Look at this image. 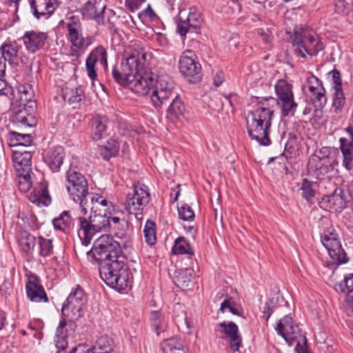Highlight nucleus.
<instances>
[{"mask_svg":"<svg viewBox=\"0 0 353 353\" xmlns=\"http://www.w3.org/2000/svg\"><path fill=\"white\" fill-rule=\"evenodd\" d=\"M150 59L151 54L144 48L134 45L125 50L120 66L114 67L112 74L117 83L139 96H146L152 89L151 101L157 108L172 97L174 83L169 76L157 75L147 69Z\"/></svg>","mask_w":353,"mask_h":353,"instance_id":"nucleus-1","label":"nucleus"},{"mask_svg":"<svg viewBox=\"0 0 353 353\" xmlns=\"http://www.w3.org/2000/svg\"><path fill=\"white\" fill-rule=\"evenodd\" d=\"M121 246L109 235H101L94 242L88 254H92L99 265L101 279L109 286L120 292L128 285Z\"/></svg>","mask_w":353,"mask_h":353,"instance_id":"nucleus-2","label":"nucleus"},{"mask_svg":"<svg viewBox=\"0 0 353 353\" xmlns=\"http://www.w3.org/2000/svg\"><path fill=\"white\" fill-rule=\"evenodd\" d=\"M269 100L261 102L246 118L250 137L262 145H268L271 143L269 135L274 111L268 107L267 101Z\"/></svg>","mask_w":353,"mask_h":353,"instance_id":"nucleus-3","label":"nucleus"},{"mask_svg":"<svg viewBox=\"0 0 353 353\" xmlns=\"http://www.w3.org/2000/svg\"><path fill=\"white\" fill-rule=\"evenodd\" d=\"M19 92L21 94L20 101H26L28 104H20L17 110L14 111L12 121L21 130L32 128L37 125V119L34 114L35 102L32 100L34 96V91L32 85L25 84L19 87Z\"/></svg>","mask_w":353,"mask_h":353,"instance_id":"nucleus-4","label":"nucleus"},{"mask_svg":"<svg viewBox=\"0 0 353 353\" xmlns=\"http://www.w3.org/2000/svg\"><path fill=\"white\" fill-rule=\"evenodd\" d=\"M66 189L70 197L80 204L81 212L85 214L87 212L84 205L89 194L88 182L84 175L76 168H70L66 172Z\"/></svg>","mask_w":353,"mask_h":353,"instance_id":"nucleus-5","label":"nucleus"},{"mask_svg":"<svg viewBox=\"0 0 353 353\" xmlns=\"http://www.w3.org/2000/svg\"><path fill=\"white\" fill-rule=\"evenodd\" d=\"M110 216L90 213L88 219L85 217H79L80 231L79 236L84 245H88L93 236L97 233L106 231L111 226Z\"/></svg>","mask_w":353,"mask_h":353,"instance_id":"nucleus-6","label":"nucleus"},{"mask_svg":"<svg viewBox=\"0 0 353 353\" xmlns=\"http://www.w3.org/2000/svg\"><path fill=\"white\" fill-rule=\"evenodd\" d=\"M65 23L68 30L67 39L72 45L71 56L79 57V51L88 48L91 44V39L89 37L83 36L82 25L79 16H68Z\"/></svg>","mask_w":353,"mask_h":353,"instance_id":"nucleus-7","label":"nucleus"},{"mask_svg":"<svg viewBox=\"0 0 353 353\" xmlns=\"http://www.w3.org/2000/svg\"><path fill=\"white\" fill-rule=\"evenodd\" d=\"M321 242L327 250L332 262L336 265L347 261L346 253L342 248L339 234L334 228H329L321 235Z\"/></svg>","mask_w":353,"mask_h":353,"instance_id":"nucleus-8","label":"nucleus"},{"mask_svg":"<svg viewBox=\"0 0 353 353\" xmlns=\"http://www.w3.org/2000/svg\"><path fill=\"white\" fill-rule=\"evenodd\" d=\"M87 303V296L84 290L77 286L68 295L64 302L61 312L63 316L72 319H78L81 316L83 306Z\"/></svg>","mask_w":353,"mask_h":353,"instance_id":"nucleus-9","label":"nucleus"},{"mask_svg":"<svg viewBox=\"0 0 353 353\" xmlns=\"http://www.w3.org/2000/svg\"><path fill=\"white\" fill-rule=\"evenodd\" d=\"M179 68L190 82L195 83L201 79V65L194 52L190 50L184 51L180 57Z\"/></svg>","mask_w":353,"mask_h":353,"instance_id":"nucleus-10","label":"nucleus"},{"mask_svg":"<svg viewBox=\"0 0 353 353\" xmlns=\"http://www.w3.org/2000/svg\"><path fill=\"white\" fill-rule=\"evenodd\" d=\"M148 188L143 184H134L132 193H128L125 209L130 214H138L150 201Z\"/></svg>","mask_w":353,"mask_h":353,"instance_id":"nucleus-11","label":"nucleus"},{"mask_svg":"<svg viewBox=\"0 0 353 353\" xmlns=\"http://www.w3.org/2000/svg\"><path fill=\"white\" fill-rule=\"evenodd\" d=\"M214 332L221 339L226 341L230 349L238 351L242 343V338L239 333L238 326L232 321H223L218 323Z\"/></svg>","mask_w":353,"mask_h":353,"instance_id":"nucleus-12","label":"nucleus"},{"mask_svg":"<svg viewBox=\"0 0 353 353\" xmlns=\"http://www.w3.org/2000/svg\"><path fill=\"white\" fill-rule=\"evenodd\" d=\"M48 38L46 32L31 30L26 31L19 41H22L28 53L35 54L44 48Z\"/></svg>","mask_w":353,"mask_h":353,"instance_id":"nucleus-13","label":"nucleus"},{"mask_svg":"<svg viewBox=\"0 0 353 353\" xmlns=\"http://www.w3.org/2000/svg\"><path fill=\"white\" fill-rule=\"evenodd\" d=\"M347 194L341 188H336L330 195L324 196L319 206L331 212H340L346 206Z\"/></svg>","mask_w":353,"mask_h":353,"instance_id":"nucleus-14","label":"nucleus"},{"mask_svg":"<svg viewBox=\"0 0 353 353\" xmlns=\"http://www.w3.org/2000/svg\"><path fill=\"white\" fill-rule=\"evenodd\" d=\"M276 330L290 345L299 336H302L299 327L294 325L292 318L288 315L279 321Z\"/></svg>","mask_w":353,"mask_h":353,"instance_id":"nucleus-15","label":"nucleus"},{"mask_svg":"<svg viewBox=\"0 0 353 353\" xmlns=\"http://www.w3.org/2000/svg\"><path fill=\"white\" fill-rule=\"evenodd\" d=\"M26 290L27 296L30 301L34 303L48 302L47 294L37 275L31 274L28 276Z\"/></svg>","mask_w":353,"mask_h":353,"instance_id":"nucleus-16","label":"nucleus"},{"mask_svg":"<svg viewBox=\"0 0 353 353\" xmlns=\"http://www.w3.org/2000/svg\"><path fill=\"white\" fill-rule=\"evenodd\" d=\"M30 9L37 19L49 18L59 7V0H30Z\"/></svg>","mask_w":353,"mask_h":353,"instance_id":"nucleus-17","label":"nucleus"},{"mask_svg":"<svg viewBox=\"0 0 353 353\" xmlns=\"http://www.w3.org/2000/svg\"><path fill=\"white\" fill-rule=\"evenodd\" d=\"M305 41L302 48H294V54L297 57H306V54L310 56L316 55L323 49V43L319 39L311 34L305 32Z\"/></svg>","mask_w":353,"mask_h":353,"instance_id":"nucleus-18","label":"nucleus"},{"mask_svg":"<svg viewBox=\"0 0 353 353\" xmlns=\"http://www.w3.org/2000/svg\"><path fill=\"white\" fill-rule=\"evenodd\" d=\"M64 157L63 148L57 145L48 149L44 155V161L52 172H57L59 171Z\"/></svg>","mask_w":353,"mask_h":353,"instance_id":"nucleus-19","label":"nucleus"},{"mask_svg":"<svg viewBox=\"0 0 353 353\" xmlns=\"http://www.w3.org/2000/svg\"><path fill=\"white\" fill-rule=\"evenodd\" d=\"M331 148L323 147L319 150L316 151L308 160V168L312 171H317L319 170H327V167L323 168L330 159Z\"/></svg>","mask_w":353,"mask_h":353,"instance_id":"nucleus-20","label":"nucleus"},{"mask_svg":"<svg viewBox=\"0 0 353 353\" xmlns=\"http://www.w3.org/2000/svg\"><path fill=\"white\" fill-rule=\"evenodd\" d=\"M12 160L17 173H30L32 170V154L29 151L13 150Z\"/></svg>","mask_w":353,"mask_h":353,"instance_id":"nucleus-21","label":"nucleus"},{"mask_svg":"<svg viewBox=\"0 0 353 353\" xmlns=\"http://www.w3.org/2000/svg\"><path fill=\"white\" fill-rule=\"evenodd\" d=\"M91 199V212L100 214L110 216L112 214L114 207L110 201L103 196L97 194H92Z\"/></svg>","mask_w":353,"mask_h":353,"instance_id":"nucleus-22","label":"nucleus"},{"mask_svg":"<svg viewBox=\"0 0 353 353\" xmlns=\"http://www.w3.org/2000/svg\"><path fill=\"white\" fill-rule=\"evenodd\" d=\"M149 323L152 330L157 335L167 330L168 326V316L161 310H152L150 312Z\"/></svg>","mask_w":353,"mask_h":353,"instance_id":"nucleus-23","label":"nucleus"},{"mask_svg":"<svg viewBox=\"0 0 353 353\" xmlns=\"http://www.w3.org/2000/svg\"><path fill=\"white\" fill-rule=\"evenodd\" d=\"M174 283L183 290H189L194 286V272L192 268H185L176 271Z\"/></svg>","mask_w":353,"mask_h":353,"instance_id":"nucleus-24","label":"nucleus"},{"mask_svg":"<svg viewBox=\"0 0 353 353\" xmlns=\"http://www.w3.org/2000/svg\"><path fill=\"white\" fill-rule=\"evenodd\" d=\"M7 141L8 145L11 148H28L32 143V137L30 134L11 131L7 135Z\"/></svg>","mask_w":353,"mask_h":353,"instance_id":"nucleus-25","label":"nucleus"},{"mask_svg":"<svg viewBox=\"0 0 353 353\" xmlns=\"http://www.w3.org/2000/svg\"><path fill=\"white\" fill-rule=\"evenodd\" d=\"M105 8V6L97 3V0H90L84 4L81 12L88 19H98L103 13Z\"/></svg>","mask_w":353,"mask_h":353,"instance_id":"nucleus-26","label":"nucleus"},{"mask_svg":"<svg viewBox=\"0 0 353 353\" xmlns=\"http://www.w3.org/2000/svg\"><path fill=\"white\" fill-rule=\"evenodd\" d=\"M339 143L340 150L343 154V165L350 171L353 167V144L347 143V137H341Z\"/></svg>","mask_w":353,"mask_h":353,"instance_id":"nucleus-27","label":"nucleus"},{"mask_svg":"<svg viewBox=\"0 0 353 353\" xmlns=\"http://www.w3.org/2000/svg\"><path fill=\"white\" fill-rule=\"evenodd\" d=\"M163 353H186L183 341L177 337H172L164 340L161 343Z\"/></svg>","mask_w":353,"mask_h":353,"instance_id":"nucleus-28","label":"nucleus"},{"mask_svg":"<svg viewBox=\"0 0 353 353\" xmlns=\"http://www.w3.org/2000/svg\"><path fill=\"white\" fill-rule=\"evenodd\" d=\"M1 54L5 61L14 63L17 61L19 46L16 42L4 43L1 45Z\"/></svg>","mask_w":353,"mask_h":353,"instance_id":"nucleus-29","label":"nucleus"},{"mask_svg":"<svg viewBox=\"0 0 353 353\" xmlns=\"http://www.w3.org/2000/svg\"><path fill=\"white\" fill-rule=\"evenodd\" d=\"M106 117L94 118L92 121L91 137L92 140L97 141L102 139L106 130Z\"/></svg>","mask_w":353,"mask_h":353,"instance_id":"nucleus-30","label":"nucleus"},{"mask_svg":"<svg viewBox=\"0 0 353 353\" xmlns=\"http://www.w3.org/2000/svg\"><path fill=\"white\" fill-rule=\"evenodd\" d=\"M276 103L281 108L283 117L294 116L298 106L297 103L294 101V95L277 99Z\"/></svg>","mask_w":353,"mask_h":353,"instance_id":"nucleus-31","label":"nucleus"},{"mask_svg":"<svg viewBox=\"0 0 353 353\" xmlns=\"http://www.w3.org/2000/svg\"><path fill=\"white\" fill-rule=\"evenodd\" d=\"M89 350L93 353H110L113 350V341L107 336H101Z\"/></svg>","mask_w":353,"mask_h":353,"instance_id":"nucleus-32","label":"nucleus"},{"mask_svg":"<svg viewBox=\"0 0 353 353\" xmlns=\"http://www.w3.org/2000/svg\"><path fill=\"white\" fill-rule=\"evenodd\" d=\"M67 325L66 320L62 318L57 328L56 335L59 340L56 344V347L58 349L57 353H64V350L67 347L68 344L65 339L66 336V329L65 328Z\"/></svg>","mask_w":353,"mask_h":353,"instance_id":"nucleus-33","label":"nucleus"},{"mask_svg":"<svg viewBox=\"0 0 353 353\" xmlns=\"http://www.w3.org/2000/svg\"><path fill=\"white\" fill-rule=\"evenodd\" d=\"M88 58L96 63L99 62L105 68L108 67L107 50L102 46H99L93 49Z\"/></svg>","mask_w":353,"mask_h":353,"instance_id":"nucleus-34","label":"nucleus"},{"mask_svg":"<svg viewBox=\"0 0 353 353\" xmlns=\"http://www.w3.org/2000/svg\"><path fill=\"white\" fill-rule=\"evenodd\" d=\"M54 227L62 231H65L70 228L72 225V219L70 214V211L63 212L59 217L52 221Z\"/></svg>","mask_w":353,"mask_h":353,"instance_id":"nucleus-35","label":"nucleus"},{"mask_svg":"<svg viewBox=\"0 0 353 353\" xmlns=\"http://www.w3.org/2000/svg\"><path fill=\"white\" fill-rule=\"evenodd\" d=\"M310 99L312 105L316 108H322L327 104V99L325 95V90L323 86L310 92Z\"/></svg>","mask_w":353,"mask_h":353,"instance_id":"nucleus-36","label":"nucleus"},{"mask_svg":"<svg viewBox=\"0 0 353 353\" xmlns=\"http://www.w3.org/2000/svg\"><path fill=\"white\" fill-rule=\"evenodd\" d=\"M36 238L29 232H21L19 239V244L21 250L26 253H32L36 245Z\"/></svg>","mask_w":353,"mask_h":353,"instance_id":"nucleus-37","label":"nucleus"},{"mask_svg":"<svg viewBox=\"0 0 353 353\" xmlns=\"http://www.w3.org/2000/svg\"><path fill=\"white\" fill-rule=\"evenodd\" d=\"M172 252L175 254H194V251L190 243L183 236H180L175 240L172 248Z\"/></svg>","mask_w":353,"mask_h":353,"instance_id":"nucleus-38","label":"nucleus"},{"mask_svg":"<svg viewBox=\"0 0 353 353\" xmlns=\"http://www.w3.org/2000/svg\"><path fill=\"white\" fill-rule=\"evenodd\" d=\"M333 97H332V110L336 114H339L342 112L345 103V97L343 93V89H335L333 90Z\"/></svg>","mask_w":353,"mask_h":353,"instance_id":"nucleus-39","label":"nucleus"},{"mask_svg":"<svg viewBox=\"0 0 353 353\" xmlns=\"http://www.w3.org/2000/svg\"><path fill=\"white\" fill-rule=\"evenodd\" d=\"M275 92L277 99L294 95L292 86L283 79L279 80L275 85Z\"/></svg>","mask_w":353,"mask_h":353,"instance_id":"nucleus-40","label":"nucleus"},{"mask_svg":"<svg viewBox=\"0 0 353 353\" xmlns=\"http://www.w3.org/2000/svg\"><path fill=\"white\" fill-rule=\"evenodd\" d=\"M172 94V97H170L168 100L167 103H165L164 104H168L170 100L172 99V103L169 105L168 111L174 116L181 115L185 111V105L178 96L174 95L173 92Z\"/></svg>","mask_w":353,"mask_h":353,"instance_id":"nucleus-41","label":"nucleus"},{"mask_svg":"<svg viewBox=\"0 0 353 353\" xmlns=\"http://www.w3.org/2000/svg\"><path fill=\"white\" fill-rule=\"evenodd\" d=\"M316 188L317 184L316 182L304 179L301 187L303 197L307 201H311L312 199L315 196Z\"/></svg>","mask_w":353,"mask_h":353,"instance_id":"nucleus-42","label":"nucleus"},{"mask_svg":"<svg viewBox=\"0 0 353 353\" xmlns=\"http://www.w3.org/2000/svg\"><path fill=\"white\" fill-rule=\"evenodd\" d=\"M143 234L145 241L150 245H152L156 243V230L154 221L148 220L143 228Z\"/></svg>","mask_w":353,"mask_h":353,"instance_id":"nucleus-43","label":"nucleus"},{"mask_svg":"<svg viewBox=\"0 0 353 353\" xmlns=\"http://www.w3.org/2000/svg\"><path fill=\"white\" fill-rule=\"evenodd\" d=\"M30 199L33 203H42L43 205H48L50 203V198L48 194L47 186L42 185L41 190L35 192L34 194L31 193Z\"/></svg>","mask_w":353,"mask_h":353,"instance_id":"nucleus-44","label":"nucleus"},{"mask_svg":"<svg viewBox=\"0 0 353 353\" xmlns=\"http://www.w3.org/2000/svg\"><path fill=\"white\" fill-rule=\"evenodd\" d=\"M37 243L39 248V254L43 257L49 256L53 253L52 240L43 236H39Z\"/></svg>","mask_w":353,"mask_h":353,"instance_id":"nucleus-45","label":"nucleus"},{"mask_svg":"<svg viewBox=\"0 0 353 353\" xmlns=\"http://www.w3.org/2000/svg\"><path fill=\"white\" fill-rule=\"evenodd\" d=\"M280 301L282 302L284 301L283 297H280L279 296L276 297H272L265 304L263 310V318L265 321H268L269 318L270 317L272 313L273 312L274 308L276 307V303H278Z\"/></svg>","mask_w":353,"mask_h":353,"instance_id":"nucleus-46","label":"nucleus"},{"mask_svg":"<svg viewBox=\"0 0 353 353\" xmlns=\"http://www.w3.org/2000/svg\"><path fill=\"white\" fill-rule=\"evenodd\" d=\"M187 18L193 28H200L203 21L201 12L194 7L190 8Z\"/></svg>","mask_w":353,"mask_h":353,"instance_id":"nucleus-47","label":"nucleus"},{"mask_svg":"<svg viewBox=\"0 0 353 353\" xmlns=\"http://www.w3.org/2000/svg\"><path fill=\"white\" fill-rule=\"evenodd\" d=\"M17 176L19 190L23 192L28 191L32 186L30 173H17Z\"/></svg>","mask_w":353,"mask_h":353,"instance_id":"nucleus-48","label":"nucleus"},{"mask_svg":"<svg viewBox=\"0 0 353 353\" xmlns=\"http://www.w3.org/2000/svg\"><path fill=\"white\" fill-rule=\"evenodd\" d=\"M344 281L347 288L346 302L349 306L353 307V274L345 276Z\"/></svg>","mask_w":353,"mask_h":353,"instance_id":"nucleus-49","label":"nucleus"},{"mask_svg":"<svg viewBox=\"0 0 353 353\" xmlns=\"http://www.w3.org/2000/svg\"><path fill=\"white\" fill-rule=\"evenodd\" d=\"M179 216L183 221H192L194 218V212L187 204H183L178 207Z\"/></svg>","mask_w":353,"mask_h":353,"instance_id":"nucleus-50","label":"nucleus"},{"mask_svg":"<svg viewBox=\"0 0 353 353\" xmlns=\"http://www.w3.org/2000/svg\"><path fill=\"white\" fill-rule=\"evenodd\" d=\"M181 12H179L177 19V32L181 36H185L189 30L190 28H192L190 23L188 20V18L183 19L181 16Z\"/></svg>","mask_w":353,"mask_h":353,"instance_id":"nucleus-51","label":"nucleus"},{"mask_svg":"<svg viewBox=\"0 0 353 353\" xmlns=\"http://www.w3.org/2000/svg\"><path fill=\"white\" fill-rule=\"evenodd\" d=\"M85 71L92 81H94L97 79L98 75L96 69V63L91 61L88 57L85 61Z\"/></svg>","mask_w":353,"mask_h":353,"instance_id":"nucleus-52","label":"nucleus"},{"mask_svg":"<svg viewBox=\"0 0 353 353\" xmlns=\"http://www.w3.org/2000/svg\"><path fill=\"white\" fill-rule=\"evenodd\" d=\"M306 82L310 92H313L314 90L323 86L321 81L313 74H310L307 77Z\"/></svg>","mask_w":353,"mask_h":353,"instance_id":"nucleus-53","label":"nucleus"},{"mask_svg":"<svg viewBox=\"0 0 353 353\" xmlns=\"http://www.w3.org/2000/svg\"><path fill=\"white\" fill-rule=\"evenodd\" d=\"M349 5L345 0H336L334 2V12L339 14L345 15L348 12Z\"/></svg>","mask_w":353,"mask_h":353,"instance_id":"nucleus-54","label":"nucleus"},{"mask_svg":"<svg viewBox=\"0 0 353 353\" xmlns=\"http://www.w3.org/2000/svg\"><path fill=\"white\" fill-rule=\"evenodd\" d=\"M304 33L305 32H299V31L294 32L292 44L295 48H302V45L305 41Z\"/></svg>","mask_w":353,"mask_h":353,"instance_id":"nucleus-55","label":"nucleus"},{"mask_svg":"<svg viewBox=\"0 0 353 353\" xmlns=\"http://www.w3.org/2000/svg\"><path fill=\"white\" fill-rule=\"evenodd\" d=\"M119 152V148L116 144H114L112 146L108 148V146L105 147L103 150L101 154L104 159L108 160L111 157L116 156Z\"/></svg>","mask_w":353,"mask_h":353,"instance_id":"nucleus-56","label":"nucleus"},{"mask_svg":"<svg viewBox=\"0 0 353 353\" xmlns=\"http://www.w3.org/2000/svg\"><path fill=\"white\" fill-rule=\"evenodd\" d=\"M110 221L112 222V223L114 225V228L117 229V231L115 232L114 234L116 236H117L119 239H122L125 236V230L122 229H119L117 225L120 223V218L118 216H111Z\"/></svg>","mask_w":353,"mask_h":353,"instance_id":"nucleus-57","label":"nucleus"},{"mask_svg":"<svg viewBox=\"0 0 353 353\" xmlns=\"http://www.w3.org/2000/svg\"><path fill=\"white\" fill-rule=\"evenodd\" d=\"M83 99V90L81 88H76L72 90V95L69 98V103L71 104L77 103Z\"/></svg>","mask_w":353,"mask_h":353,"instance_id":"nucleus-58","label":"nucleus"},{"mask_svg":"<svg viewBox=\"0 0 353 353\" xmlns=\"http://www.w3.org/2000/svg\"><path fill=\"white\" fill-rule=\"evenodd\" d=\"M330 74H332V81L334 83L332 89H342V82L341 79L340 72L336 70H334L330 72Z\"/></svg>","mask_w":353,"mask_h":353,"instance_id":"nucleus-59","label":"nucleus"},{"mask_svg":"<svg viewBox=\"0 0 353 353\" xmlns=\"http://www.w3.org/2000/svg\"><path fill=\"white\" fill-rule=\"evenodd\" d=\"M235 305L236 303L232 299L230 296H227L221 304L220 310L222 312H224L225 309H228L230 312Z\"/></svg>","mask_w":353,"mask_h":353,"instance_id":"nucleus-60","label":"nucleus"},{"mask_svg":"<svg viewBox=\"0 0 353 353\" xmlns=\"http://www.w3.org/2000/svg\"><path fill=\"white\" fill-rule=\"evenodd\" d=\"M145 0H126V5L132 12H134L140 8L141 6Z\"/></svg>","mask_w":353,"mask_h":353,"instance_id":"nucleus-61","label":"nucleus"},{"mask_svg":"<svg viewBox=\"0 0 353 353\" xmlns=\"http://www.w3.org/2000/svg\"><path fill=\"white\" fill-rule=\"evenodd\" d=\"M224 81V74L223 72L219 71L216 74L214 79V85L219 87Z\"/></svg>","mask_w":353,"mask_h":353,"instance_id":"nucleus-62","label":"nucleus"},{"mask_svg":"<svg viewBox=\"0 0 353 353\" xmlns=\"http://www.w3.org/2000/svg\"><path fill=\"white\" fill-rule=\"evenodd\" d=\"M155 40L161 45L165 46L168 43V39L165 36L161 33H157L155 35Z\"/></svg>","mask_w":353,"mask_h":353,"instance_id":"nucleus-63","label":"nucleus"},{"mask_svg":"<svg viewBox=\"0 0 353 353\" xmlns=\"http://www.w3.org/2000/svg\"><path fill=\"white\" fill-rule=\"evenodd\" d=\"M345 131L348 136L347 143L353 144V126H348L345 129Z\"/></svg>","mask_w":353,"mask_h":353,"instance_id":"nucleus-64","label":"nucleus"}]
</instances>
